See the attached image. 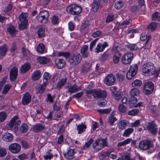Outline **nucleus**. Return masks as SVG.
<instances>
[{"label":"nucleus","mask_w":160,"mask_h":160,"mask_svg":"<svg viewBox=\"0 0 160 160\" xmlns=\"http://www.w3.org/2000/svg\"><path fill=\"white\" fill-rule=\"evenodd\" d=\"M154 64L150 62L145 63L142 66V72L149 74L150 75L154 74L155 69Z\"/></svg>","instance_id":"obj_1"},{"label":"nucleus","mask_w":160,"mask_h":160,"mask_svg":"<svg viewBox=\"0 0 160 160\" xmlns=\"http://www.w3.org/2000/svg\"><path fill=\"white\" fill-rule=\"evenodd\" d=\"M82 10L81 6L74 4L69 5L66 8L67 12L74 15L79 14L82 12Z\"/></svg>","instance_id":"obj_2"},{"label":"nucleus","mask_w":160,"mask_h":160,"mask_svg":"<svg viewBox=\"0 0 160 160\" xmlns=\"http://www.w3.org/2000/svg\"><path fill=\"white\" fill-rule=\"evenodd\" d=\"M92 146L95 150L99 151L104 147L107 146L108 144L105 139L99 138L95 141V142L93 143Z\"/></svg>","instance_id":"obj_3"},{"label":"nucleus","mask_w":160,"mask_h":160,"mask_svg":"<svg viewBox=\"0 0 160 160\" xmlns=\"http://www.w3.org/2000/svg\"><path fill=\"white\" fill-rule=\"evenodd\" d=\"M49 16V12L47 11H43L40 12L38 15L36 17L38 21L42 23H46L48 20Z\"/></svg>","instance_id":"obj_4"},{"label":"nucleus","mask_w":160,"mask_h":160,"mask_svg":"<svg viewBox=\"0 0 160 160\" xmlns=\"http://www.w3.org/2000/svg\"><path fill=\"white\" fill-rule=\"evenodd\" d=\"M153 144L149 140L146 139L141 141L139 143V148L143 150H147L152 148Z\"/></svg>","instance_id":"obj_5"},{"label":"nucleus","mask_w":160,"mask_h":160,"mask_svg":"<svg viewBox=\"0 0 160 160\" xmlns=\"http://www.w3.org/2000/svg\"><path fill=\"white\" fill-rule=\"evenodd\" d=\"M28 17V14L23 13L19 15V20L21 23L19 24L18 27L20 30L25 29L26 28L28 22L27 19Z\"/></svg>","instance_id":"obj_6"},{"label":"nucleus","mask_w":160,"mask_h":160,"mask_svg":"<svg viewBox=\"0 0 160 160\" xmlns=\"http://www.w3.org/2000/svg\"><path fill=\"white\" fill-rule=\"evenodd\" d=\"M82 59V58L79 53L74 54L69 59V62L72 65H76L78 64Z\"/></svg>","instance_id":"obj_7"},{"label":"nucleus","mask_w":160,"mask_h":160,"mask_svg":"<svg viewBox=\"0 0 160 160\" xmlns=\"http://www.w3.org/2000/svg\"><path fill=\"white\" fill-rule=\"evenodd\" d=\"M138 66L137 64H135L131 66L128 72L127 73V78L128 79H131L136 75Z\"/></svg>","instance_id":"obj_8"},{"label":"nucleus","mask_w":160,"mask_h":160,"mask_svg":"<svg viewBox=\"0 0 160 160\" xmlns=\"http://www.w3.org/2000/svg\"><path fill=\"white\" fill-rule=\"evenodd\" d=\"M18 116H14L11 120L10 122L8 124V126L11 128H12L14 124V131L17 132L18 130V128L21 122L20 120H18L16 122V121L18 119Z\"/></svg>","instance_id":"obj_9"},{"label":"nucleus","mask_w":160,"mask_h":160,"mask_svg":"<svg viewBox=\"0 0 160 160\" xmlns=\"http://www.w3.org/2000/svg\"><path fill=\"white\" fill-rule=\"evenodd\" d=\"M133 54L131 52H129L125 54L122 58V62L125 65L129 64L131 63L133 57Z\"/></svg>","instance_id":"obj_10"},{"label":"nucleus","mask_w":160,"mask_h":160,"mask_svg":"<svg viewBox=\"0 0 160 160\" xmlns=\"http://www.w3.org/2000/svg\"><path fill=\"white\" fill-rule=\"evenodd\" d=\"M154 89V84L152 82H147L145 83L143 87V92L147 95L150 94Z\"/></svg>","instance_id":"obj_11"},{"label":"nucleus","mask_w":160,"mask_h":160,"mask_svg":"<svg viewBox=\"0 0 160 160\" xmlns=\"http://www.w3.org/2000/svg\"><path fill=\"white\" fill-rule=\"evenodd\" d=\"M21 149L20 145L18 143L11 144L8 147V150L12 153L15 154L18 153Z\"/></svg>","instance_id":"obj_12"},{"label":"nucleus","mask_w":160,"mask_h":160,"mask_svg":"<svg viewBox=\"0 0 160 160\" xmlns=\"http://www.w3.org/2000/svg\"><path fill=\"white\" fill-rule=\"evenodd\" d=\"M146 127L148 132L153 135L155 134L157 132V125L154 121L148 122Z\"/></svg>","instance_id":"obj_13"},{"label":"nucleus","mask_w":160,"mask_h":160,"mask_svg":"<svg viewBox=\"0 0 160 160\" xmlns=\"http://www.w3.org/2000/svg\"><path fill=\"white\" fill-rule=\"evenodd\" d=\"M93 97L96 98H105L107 96V93L104 90L101 89H94Z\"/></svg>","instance_id":"obj_14"},{"label":"nucleus","mask_w":160,"mask_h":160,"mask_svg":"<svg viewBox=\"0 0 160 160\" xmlns=\"http://www.w3.org/2000/svg\"><path fill=\"white\" fill-rule=\"evenodd\" d=\"M116 80L115 76L112 74L108 75L105 78L104 83L107 85L111 86L114 84Z\"/></svg>","instance_id":"obj_15"},{"label":"nucleus","mask_w":160,"mask_h":160,"mask_svg":"<svg viewBox=\"0 0 160 160\" xmlns=\"http://www.w3.org/2000/svg\"><path fill=\"white\" fill-rule=\"evenodd\" d=\"M18 74V68L15 66L13 67L9 73L10 79L11 81H15Z\"/></svg>","instance_id":"obj_16"},{"label":"nucleus","mask_w":160,"mask_h":160,"mask_svg":"<svg viewBox=\"0 0 160 160\" xmlns=\"http://www.w3.org/2000/svg\"><path fill=\"white\" fill-rule=\"evenodd\" d=\"M108 46V44L107 42H104L103 44L99 43L97 45L96 48L95 49V52L97 53L102 52L104 49Z\"/></svg>","instance_id":"obj_17"},{"label":"nucleus","mask_w":160,"mask_h":160,"mask_svg":"<svg viewBox=\"0 0 160 160\" xmlns=\"http://www.w3.org/2000/svg\"><path fill=\"white\" fill-rule=\"evenodd\" d=\"M31 96L28 92H26L22 98V103L24 105H28L31 102Z\"/></svg>","instance_id":"obj_18"},{"label":"nucleus","mask_w":160,"mask_h":160,"mask_svg":"<svg viewBox=\"0 0 160 160\" xmlns=\"http://www.w3.org/2000/svg\"><path fill=\"white\" fill-rule=\"evenodd\" d=\"M138 2L139 4L138 6H133L132 8V9H134L135 10L139 9L141 8L142 11H145V6L144 0H138Z\"/></svg>","instance_id":"obj_19"},{"label":"nucleus","mask_w":160,"mask_h":160,"mask_svg":"<svg viewBox=\"0 0 160 160\" xmlns=\"http://www.w3.org/2000/svg\"><path fill=\"white\" fill-rule=\"evenodd\" d=\"M45 128V125L44 124L38 123L36 124L33 127V131L36 133L40 132Z\"/></svg>","instance_id":"obj_20"},{"label":"nucleus","mask_w":160,"mask_h":160,"mask_svg":"<svg viewBox=\"0 0 160 160\" xmlns=\"http://www.w3.org/2000/svg\"><path fill=\"white\" fill-rule=\"evenodd\" d=\"M56 67L59 69H61L65 66V61L63 59L56 58L55 60Z\"/></svg>","instance_id":"obj_21"},{"label":"nucleus","mask_w":160,"mask_h":160,"mask_svg":"<svg viewBox=\"0 0 160 160\" xmlns=\"http://www.w3.org/2000/svg\"><path fill=\"white\" fill-rule=\"evenodd\" d=\"M2 139L6 142H11L13 139V136L11 133L7 132L4 133L2 136Z\"/></svg>","instance_id":"obj_22"},{"label":"nucleus","mask_w":160,"mask_h":160,"mask_svg":"<svg viewBox=\"0 0 160 160\" xmlns=\"http://www.w3.org/2000/svg\"><path fill=\"white\" fill-rule=\"evenodd\" d=\"M92 66V64L89 62H85L82 66L81 72L82 73H86L90 71Z\"/></svg>","instance_id":"obj_23"},{"label":"nucleus","mask_w":160,"mask_h":160,"mask_svg":"<svg viewBox=\"0 0 160 160\" xmlns=\"http://www.w3.org/2000/svg\"><path fill=\"white\" fill-rule=\"evenodd\" d=\"M100 0H94L91 4L92 10L94 12H97L100 6Z\"/></svg>","instance_id":"obj_24"},{"label":"nucleus","mask_w":160,"mask_h":160,"mask_svg":"<svg viewBox=\"0 0 160 160\" xmlns=\"http://www.w3.org/2000/svg\"><path fill=\"white\" fill-rule=\"evenodd\" d=\"M81 90V87H78L77 85L75 83L73 85L70 86L68 88V92L72 93L76 92Z\"/></svg>","instance_id":"obj_25"},{"label":"nucleus","mask_w":160,"mask_h":160,"mask_svg":"<svg viewBox=\"0 0 160 160\" xmlns=\"http://www.w3.org/2000/svg\"><path fill=\"white\" fill-rule=\"evenodd\" d=\"M88 47L87 45H84L80 50V52L82 54V58H86L88 57L89 53L87 52Z\"/></svg>","instance_id":"obj_26"},{"label":"nucleus","mask_w":160,"mask_h":160,"mask_svg":"<svg viewBox=\"0 0 160 160\" xmlns=\"http://www.w3.org/2000/svg\"><path fill=\"white\" fill-rule=\"evenodd\" d=\"M68 78L66 77L63 78L60 80L57 83L56 88V89L60 90L64 85L67 81Z\"/></svg>","instance_id":"obj_27"},{"label":"nucleus","mask_w":160,"mask_h":160,"mask_svg":"<svg viewBox=\"0 0 160 160\" xmlns=\"http://www.w3.org/2000/svg\"><path fill=\"white\" fill-rule=\"evenodd\" d=\"M77 130L78 131V134H81L85 131L87 128V126L85 124V122H82L81 124L78 125L76 124Z\"/></svg>","instance_id":"obj_28"},{"label":"nucleus","mask_w":160,"mask_h":160,"mask_svg":"<svg viewBox=\"0 0 160 160\" xmlns=\"http://www.w3.org/2000/svg\"><path fill=\"white\" fill-rule=\"evenodd\" d=\"M47 85L43 83L41 85H37L36 87V90L37 92L41 95L43 93L46 88Z\"/></svg>","instance_id":"obj_29"},{"label":"nucleus","mask_w":160,"mask_h":160,"mask_svg":"<svg viewBox=\"0 0 160 160\" xmlns=\"http://www.w3.org/2000/svg\"><path fill=\"white\" fill-rule=\"evenodd\" d=\"M31 68V65L28 62H26L22 65L20 69L21 72L24 73L28 71Z\"/></svg>","instance_id":"obj_30"},{"label":"nucleus","mask_w":160,"mask_h":160,"mask_svg":"<svg viewBox=\"0 0 160 160\" xmlns=\"http://www.w3.org/2000/svg\"><path fill=\"white\" fill-rule=\"evenodd\" d=\"M128 122L125 120H121L118 123V127L119 129L123 130L125 129L128 125Z\"/></svg>","instance_id":"obj_31"},{"label":"nucleus","mask_w":160,"mask_h":160,"mask_svg":"<svg viewBox=\"0 0 160 160\" xmlns=\"http://www.w3.org/2000/svg\"><path fill=\"white\" fill-rule=\"evenodd\" d=\"M112 50L114 54L122 55L121 53V49L119 46L117 45L114 44L112 48Z\"/></svg>","instance_id":"obj_32"},{"label":"nucleus","mask_w":160,"mask_h":160,"mask_svg":"<svg viewBox=\"0 0 160 160\" xmlns=\"http://www.w3.org/2000/svg\"><path fill=\"white\" fill-rule=\"evenodd\" d=\"M75 153L74 149H71L69 148L68 150L67 153L66 154H64V156L67 159H71L72 158Z\"/></svg>","instance_id":"obj_33"},{"label":"nucleus","mask_w":160,"mask_h":160,"mask_svg":"<svg viewBox=\"0 0 160 160\" xmlns=\"http://www.w3.org/2000/svg\"><path fill=\"white\" fill-rule=\"evenodd\" d=\"M115 114V112L113 111L108 116V121L111 125H112L117 120V119L114 117Z\"/></svg>","instance_id":"obj_34"},{"label":"nucleus","mask_w":160,"mask_h":160,"mask_svg":"<svg viewBox=\"0 0 160 160\" xmlns=\"http://www.w3.org/2000/svg\"><path fill=\"white\" fill-rule=\"evenodd\" d=\"M41 77V73L40 71L36 70L32 73L31 78L32 80L37 81Z\"/></svg>","instance_id":"obj_35"},{"label":"nucleus","mask_w":160,"mask_h":160,"mask_svg":"<svg viewBox=\"0 0 160 160\" xmlns=\"http://www.w3.org/2000/svg\"><path fill=\"white\" fill-rule=\"evenodd\" d=\"M137 100L135 97H130L128 101V103L130 108L133 107H135Z\"/></svg>","instance_id":"obj_36"},{"label":"nucleus","mask_w":160,"mask_h":160,"mask_svg":"<svg viewBox=\"0 0 160 160\" xmlns=\"http://www.w3.org/2000/svg\"><path fill=\"white\" fill-rule=\"evenodd\" d=\"M8 49V46L5 44L0 46V56L5 55L7 52Z\"/></svg>","instance_id":"obj_37"},{"label":"nucleus","mask_w":160,"mask_h":160,"mask_svg":"<svg viewBox=\"0 0 160 160\" xmlns=\"http://www.w3.org/2000/svg\"><path fill=\"white\" fill-rule=\"evenodd\" d=\"M132 141V139L131 138H128L122 142H118L117 144V147H121L124 146L129 143Z\"/></svg>","instance_id":"obj_38"},{"label":"nucleus","mask_w":160,"mask_h":160,"mask_svg":"<svg viewBox=\"0 0 160 160\" xmlns=\"http://www.w3.org/2000/svg\"><path fill=\"white\" fill-rule=\"evenodd\" d=\"M36 33L38 35V37L39 38L45 37V29L42 28H40L37 31Z\"/></svg>","instance_id":"obj_39"},{"label":"nucleus","mask_w":160,"mask_h":160,"mask_svg":"<svg viewBox=\"0 0 160 160\" xmlns=\"http://www.w3.org/2000/svg\"><path fill=\"white\" fill-rule=\"evenodd\" d=\"M51 78V77L49 76V74L47 72H45L43 76V83L47 85V82Z\"/></svg>","instance_id":"obj_40"},{"label":"nucleus","mask_w":160,"mask_h":160,"mask_svg":"<svg viewBox=\"0 0 160 160\" xmlns=\"http://www.w3.org/2000/svg\"><path fill=\"white\" fill-rule=\"evenodd\" d=\"M140 93L139 90L137 88H134L132 89L130 92L131 97H134V96H137Z\"/></svg>","instance_id":"obj_41"},{"label":"nucleus","mask_w":160,"mask_h":160,"mask_svg":"<svg viewBox=\"0 0 160 160\" xmlns=\"http://www.w3.org/2000/svg\"><path fill=\"white\" fill-rule=\"evenodd\" d=\"M7 30L12 36L14 37L15 35L16 31L14 26L12 25L10 26L8 28Z\"/></svg>","instance_id":"obj_42"},{"label":"nucleus","mask_w":160,"mask_h":160,"mask_svg":"<svg viewBox=\"0 0 160 160\" xmlns=\"http://www.w3.org/2000/svg\"><path fill=\"white\" fill-rule=\"evenodd\" d=\"M37 51L38 53H42L44 52L45 46L43 43H39L37 47Z\"/></svg>","instance_id":"obj_43"},{"label":"nucleus","mask_w":160,"mask_h":160,"mask_svg":"<svg viewBox=\"0 0 160 160\" xmlns=\"http://www.w3.org/2000/svg\"><path fill=\"white\" fill-rule=\"evenodd\" d=\"M152 19L153 20L160 21V12H156L153 13L152 15Z\"/></svg>","instance_id":"obj_44"},{"label":"nucleus","mask_w":160,"mask_h":160,"mask_svg":"<svg viewBox=\"0 0 160 160\" xmlns=\"http://www.w3.org/2000/svg\"><path fill=\"white\" fill-rule=\"evenodd\" d=\"M93 139L91 138L89 141L85 143V145L82 147V150H86L87 148H88L93 142Z\"/></svg>","instance_id":"obj_45"},{"label":"nucleus","mask_w":160,"mask_h":160,"mask_svg":"<svg viewBox=\"0 0 160 160\" xmlns=\"http://www.w3.org/2000/svg\"><path fill=\"white\" fill-rule=\"evenodd\" d=\"M28 128V127L26 123H23L21 125L19 130L21 133H24L27 132Z\"/></svg>","instance_id":"obj_46"},{"label":"nucleus","mask_w":160,"mask_h":160,"mask_svg":"<svg viewBox=\"0 0 160 160\" xmlns=\"http://www.w3.org/2000/svg\"><path fill=\"white\" fill-rule=\"evenodd\" d=\"M127 47L131 51L137 50L138 48L136 44H130L126 45Z\"/></svg>","instance_id":"obj_47"},{"label":"nucleus","mask_w":160,"mask_h":160,"mask_svg":"<svg viewBox=\"0 0 160 160\" xmlns=\"http://www.w3.org/2000/svg\"><path fill=\"white\" fill-rule=\"evenodd\" d=\"M38 62L42 64H45L48 62V60L45 57H39L37 59Z\"/></svg>","instance_id":"obj_48"},{"label":"nucleus","mask_w":160,"mask_h":160,"mask_svg":"<svg viewBox=\"0 0 160 160\" xmlns=\"http://www.w3.org/2000/svg\"><path fill=\"white\" fill-rule=\"evenodd\" d=\"M134 129L133 128H129L124 131L123 136L126 137H128L131 133L133 132Z\"/></svg>","instance_id":"obj_49"},{"label":"nucleus","mask_w":160,"mask_h":160,"mask_svg":"<svg viewBox=\"0 0 160 160\" xmlns=\"http://www.w3.org/2000/svg\"><path fill=\"white\" fill-rule=\"evenodd\" d=\"M142 85V81L139 79H136L132 83V87L136 86L140 87Z\"/></svg>","instance_id":"obj_50"},{"label":"nucleus","mask_w":160,"mask_h":160,"mask_svg":"<svg viewBox=\"0 0 160 160\" xmlns=\"http://www.w3.org/2000/svg\"><path fill=\"white\" fill-rule=\"evenodd\" d=\"M131 155L128 152H127L123 154L122 155V160H133L131 158Z\"/></svg>","instance_id":"obj_51"},{"label":"nucleus","mask_w":160,"mask_h":160,"mask_svg":"<svg viewBox=\"0 0 160 160\" xmlns=\"http://www.w3.org/2000/svg\"><path fill=\"white\" fill-rule=\"evenodd\" d=\"M111 108H110L106 109H98L97 111L99 112L100 114H108L111 111Z\"/></svg>","instance_id":"obj_52"},{"label":"nucleus","mask_w":160,"mask_h":160,"mask_svg":"<svg viewBox=\"0 0 160 160\" xmlns=\"http://www.w3.org/2000/svg\"><path fill=\"white\" fill-rule=\"evenodd\" d=\"M151 38V37L150 36H147L146 35L142 34L140 37V39L142 41H144L145 40H146V43H147Z\"/></svg>","instance_id":"obj_53"},{"label":"nucleus","mask_w":160,"mask_h":160,"mask_svg":"<svg viewBox=\"0 0 160 160\" xmlns=\"http://www.w3.org/2000/svg\"><path fill=\"white\" fill-rule=\"evenodd\" d=\"M123 5V3L122 1H117L114 4V7L116 9H119L122 7Z\"/></svg>","instance_id":"obj_54"},{"label":"nucleus","mask_w":160,"mask_h":160,"mask_svg":"<svg viewBox=\"0 0 160 160\" xmlns=\"http://www.w3.org/2000/svg\"><path fill=\"white\" fill-rule=\"evenodd\" d=\"M51 19V23L53 25H56L59 23V18L56 15L52 16Z\"/></svg>","instance_id":"obj_55"},{"label":"nucleus","mask_w":160,"mask_h":160,"mask_svg":"<svg viewBox=\"0 0 160 160\" xmlns=\"http://www.w3.org/2000/svg\"><path fill=\"white\" fill-rule=\"evenodd\" d=\"M112 95L114 99L117 100H120L122 98L121 92L120 91H117L115 93H114Z\"/></svg>","instance_id":"obj_56"},{"label":"nucleus","mask_w":160,"mask_h":160,"mask_svg":"<svg viewBox=\"0 0 160 160\" xmlns=\"http://www.w3.org/2000/svg\"><path fill=\"white\" fill-rule=\"evenodd\" d=\"M109 151H106V152H101L99 154V158L100 160L103 159L105 157H108Z\"/></svg>","instance_id":"obj_57"},{"label":"nucleus","mask_w":160,"mask_h":160,"mask_svg":"<svg viewBox=\"0 0 160 160\" xmlns=\"http://www.w3.org/2000/svg\"><path fill=\"white\" fill-rule=\"evenodd\" d=\"M11 88V85L9 84H6L4 86L2 93L5 94L7 93Z\"/></svg>","instance_id":"obj_58"},{"label":"nucleus","mask_w":160,"mask_h":160,"mask_svg":"<svg viewBox=\"0 0 160 160\" xmlns=\"http://www.w3.org/2000/svg\"><path fill=\"white\" fill-rule=\"evenodd\" d=\"M121 56V55H118L114 54L113 56V60L114 64H117Z\"/></svg>","instance_id":"obj_59"},{"label":"nucleus","mask_w":160,"mask_h":160,"mask_svg":"<svg viewBox=\"0 0 160 160\" xmlns=\"http://www.w3.org/2000/svg\"><path fill=\"white\" fill-rule=\"evenodd\" d=\"M51 150L49 149L46 153L47 155L43 156V158L45 160H47L48 159H51L52 158L53 156V155L51 153Z\"/></svg>","instance_id":"obj_60"},{"label":"nucleus","mask_w":160,"mask_h":160,"mask_svg":"<svg viewBox=\"0 0 160 160\" xmlns=\"http://www.w3.org/2000/svg\"><path fill=\"white\" fill-rule=\"evenodd\" d=\"M157 26V25L156 23L152 22L148 26V28L152 31H154L156 29Z\"/></svg>","instance_id":"obj_61"},{"label":"nucleus","mask_w":160,"mask_h":160,"mask_svg":"<svg viewBox=\"0 0 160 160\" xmlns=\"http://www.w3.org/2000/svg\"><path fill=\"white\" fill-rule=\"evenodd\" d=\"M139 112V111L138 109H134L129 111L128 114L129 115L135 116Z\"/></svg>","instance_id":"obj_62"},{"label":"nucleus","mask_w":160,"mask_h":160,"mask_svg":"<svg viewBox=\"0 0 160 160\" xmlns=\"http://www.w3.org/2000/svg\"><path fill=\"white\" fill-rule=\"evenodd\" d=\"M119 111L121 112L125 113L127 110V108L125 105L120 104L118 107Z\"/></svg>","instance_id":"obj_63"},{"label":"nucleus","mask_w":160,"mask_h":160,"mask_svg":"<svg viewBox=\"0 0 160 160\" xmlns=\"http://www.w3.org/2000/svg\"><path fill=\"white\" fill-rule=\"evenodd\" d=\"M98 104L100 107H103L107 104V101L105 99H101L98 101Z\"/></svg>","instance_id":"obj_64"}]
</instances>
